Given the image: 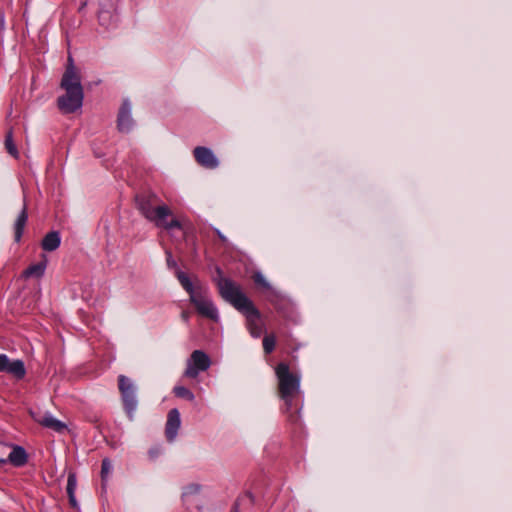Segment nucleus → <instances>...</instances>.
Wrapping results in <instances>:
<instances>
[{"instance_id": "1", "label": "nucleus", "mask_w": 512, "mask_h": 512, "mask_svg": "<svg viewBox=\"0 0 512 512\" xmlns=\"http://www.w3.org/2000/svg\"><path fill=\"white\" fill-rule=\"evenodd\" d=\"M218 288L221 296L245 315L251 336L254 338L260 337L263 332V324L260 319V312L253 302L241 291V288L235 282L228 278L220 279Z\"/></svg>"}, {"instance_id": "2", "label": "nucleus", "mask_w": 512, "mask_h": 512, "mask_svg": "<svg viewBox=\"0 0 512 512\" xmlns=\"http://www.w3.org/2000/svg\"><path fill=\"white\" fill-rule=\"evenodd\" d=\"M278 380V394L284 401L285 412L289 421L295 423L299 420L300 406L298 397L300 394V376L292 373L286 363H279L275 368Z\"/></svg>"}, {"instance_id": "3", "label": "nucleus", "mask_w": 512, "mask_h": 512, "mask_svg": "<svg viewBox=\"0 0 512 512\" xmlns=\"http://www.w3.org/2000/svg\"><path fill=\"white\" fill-rule=\"evenodd\" d=\"M60 86L65 90V94L58 98L59 109L63 113H73L80 109L84 98L80 75L69 71L67 75L62 76Z\"/></svg>"}, {"instance_id": "4", "label": "nucleus", "mask_w": 512, "mask_h": 512, "mask_svg": "<svg viewBox=\"0 0 512 512\" xmlns=\"http://www.w3.org/2000/svg\"><path fill=\"white\" fill-rule=\"evenodd\" d=\"M158 198L155 194H141L136 196V206L141 214L149 221L156 222L171 215V210L165 205H157Z\"/></svg>"}, {"instance_id": "5", "label": "nucleus", "mask_w": 512, "mask_h": 512, "mask_svg": "<svg viewBox=\"0 0 512 512\" xmlns=\"http://www.w3.org/2000/svg\"><path fill=\"white\" fill-rule=\"evenodd\" d=\"M118 388L121 394L123 407L130 420H133L134 413L137 409L138 401L136 397V386L133 381L124 376L118 377Z\"/></svg>"}, {"instance_id": "6", "label": "nucleus", "mask_w": 512, "mask_h": 512, "mask_svg": "<svg viewBox=\"0 0 512 512\" xmlns=\"http://www.w3.org/2000/svg\"><path fill=\"white\" fill-rule=\"evenodd\" d=\"M189 297L191 303L195 306L200 315L214 321L218 319L217 309L212 303L205 288H198V290Z\"/></svg>"}, {"instance_id": "7", "label": "nucleus", "mask_w": 512, "mask_h": 512, "mask_svg": "<svg viewBox=\"0 0 512 512\" xmlns=\"http://www.w3.org/2000/svg\"><path fill=\"white\" fill-rule=\"evenodd\" d=\"M211 360L209 356L202 350H194L186 363L184 376L188 378H196L200 372L209 369Z\"/></svg>"}, {"instance_id": "8", "label": "nucleus", "mask_w": 512, "mask_h": 512, "mask_svg": "<svg viewBox=\"0 0 512 512\" xmlns=\"http://www.w3.org/2000/svg\"><path fill=\"white\" fill-rule=\"evenodd\" d=\"M193 156L196 162L206 169H216L219 161L213 151L204 146H197L193 150Z\"/></svg>"}, {"instance_id": "9", "label": "nucleus", "mask_w": 512, "mask_h": 512, "mask_svg": "<svg viewBox=\"0 0 512 512\" xmlns=\"http://www.w3.org/2000/svg\"><path fill=\"white\" fill-rule=\"evenodd\" d=\"M0 372L11 374L17 379L24 378L26 374L22 360L11 361L6 354H0Z\"/></svg>"}, {"instance_id": "10", "label": "nucleus", "mask_w": 512, "mask_h": 512, "mask_svg": "<svg viewBox=\"0 0 512 512\" xmlns=\"http://www.w3.org/2000/svg\"><path fill=\"white\" fill-rule=\"evenodd\" d=\"M134 125V120L131 116V104L128 100L123 101L117 120V126L121 132H129Z\"/></svg>"}, {"instance_id": "11", "label": "nucleus", "mask_w": 512, "mask_h": 512, "mask_svg": "<svg viewBox=\"0 0 512 512\" xmlns=\"http://www.w3.org/2000/svg\"><path fill=\"white\" fill-rule=\"evenodd\" d=\"M180 413L177 409H172L168 413L165 433L168 441H174L180 428Z\"/></svg>"}, {"instance_id": "12", "label": "nucleus", "mask_w": 512, "mask_h": 512, "mask_svg": "<svg viewBox=\"0 0 512 512\" xmlns=\"http://www.w3.org/2000/svg\"><path fill=\"white\" fill-rule=\"evenodd\" d=\"M36 421L43 427H46L58 433H63L64 431L67 430V426L65 423L56 419L49 413L44 414L40 418L36 419Z\"/></svg>"}, {"instance_id": "13", "label": "nucleus", "mask_w": 512, "mask_h": 512, "mask_svg": "<svg viewBox=\"0 0 512 512\" xmlns=\"http://www.w3.org/2000/svg\"><path fill=\"white\" fill-rule=\"evenodd\" d=\"M27 460V453L21 446H14L8 456V461L16 467L24 466L27 463Z\"/></svg>"}, {"instance_id": "14", "label": "nucleus", "mask_w": 512, "mask_h": 512, "mask_svg": "<svg viewBox=\"0 0 512 512\" xmlns=\"http://www.w3.org/2000/svg\"><path fill=\"white\" fill-rule=\"evenodd\" d=\"M61 243L60 235L57 231H51L45 235L42 240L41 247L44 251H54L56 250Z\"/></svg>"}, {"instance_id": "15", "label": "nucleus", "mask_w": 512, "mask_h": 512, "mask_svg": "<svg viewBox=\"0 0 512 512\" xmlns=\"http://www.w3.org/2000/svg\"><path fill=\"white\" fill-rule=\"evenodd\" d=\"M27 219H28L27 207H26V205H24L14 223V234H15L16 242H19L23 235V231L26 226Z\"/></svg>"}, {"instance_id": "16", "label": "nucleus", "mask_w": 512, "mask_h": 512, "mask_svg": "<svg viewBox=\"0 0 512 512\" xmlns=\"http://www.w3.org/2000/svg\"><path fill=\"white\" fill-rule=\"evenodd\" d=\"M254 504V497L250 492L239 496L235 501L231 512H241V510L250 509Z\"/></svg>"}, {"instance_id": "17", "label": "nucleus", "mask_w": 512, "mask_h": 512, "mask_svg": "<svg viewBox=\"0 0 512 512\" xmlns=\"http://www.w3.org/2000/svg\"><path fill=\"white\" fill-rule=\"evenodd\" d=\"M46 266H47V260L46 258L44 257V260L39 262V263H36V264H33L31 266H29L24 272H23V275L24 277L26 278H29V277H35V278H40L44 275L45 273V270H46Z\"/></svg>"}, {"instance_id": "18", "label": "nucleus", "mask_w": 512, "mask_h": 512, "mask_svg": "<svg viewBox=\"0 0 512 512\" xmlns=\"http://www.w3.org/2000/svg\"><path fill=\"white\" fill-rule=\"evenodd\" d=\"M176 276H177L179 282L181 283L182 287L188 292L189 296H191L193 293H195L198 290V288L202 287V286H194L192 284V282L190 281V279L188 278V276L180 270L176 271Z\"/></svg>"}, {"instance_id": "19", "label": "nucleus", "mask_w": 512, "mask_h": 512, "mask_svg": "<svg viewBox=\"0 0 512 512\" xmlns=\"http://www.w3.org/2000/svg\"><path fill=\"white\" fill-rule=\"evenodd\" d=\"M5 148L7 150V152L13 156L14 158H18L19 157V152L17 150V147L14 143V140H13V132L12 130H8L7 133H6V137H5Z\"/></svg>"}, {"instance_id": "20", "label": "nucleus", "mask_w": 512, "mask_h": 512, "mask_svg": "<svg viewBox=\"0 0 512 512\" xmlns=\"http://www.w3.org/2000/svg\"><path fill=\"white\" fill-rule=\"evenodd\" d=\"M173 392L179 398H184L190 402L194 401V394L184 386H175Z\"/></svg>"}, {"instance_id": "21", "label": "nucleus", "mask_w": 512, "mask_h": 512, "mask_svg": "<svg viewBox=\"0 0 512 512\" xmlns=\"http://www.w3.org/2000/svg\"><path fill=\"white\" fill-rule=\"evenodd\" d=\"M155 224L158 226V227H163L167 230H171L173 228H178V229H181V223L176 220V219H172L171 221H166L165 218L162 219V220H156Z\"/></svg>"}, {"instance_id": "22", "label": "nucleus", "mask_w": 512, "mask_h": 512, "mask_svg": "<svg viewBox=\"0 0 512 512\" xmlns=\"http://www.w3.org/2000/svg\"><path fill=\"white\" fill-rule=\"evenodd\" d=\"M275 344H276L275 336L274 335H266L263 338V349H264L265 353L266 354L271 353L275 348Z\"/></svg>"}, {"instance_id": "23", "label": "nucleus", "mask_w": 512, "mask_h": 512, "mask_svg": "<svg viewBox=\"0 0 512 512\" xmlns=\"http://www.w3.org/2000/svg\"><path fill=\"white\" fill-rule=\"evenodd\" d=\"M112 471V464L109 459L105 458L102 460L101 465V478L103 483L107 481L110 473Z\"/></svg>"}, {"instance_id": "24", "label": "nucleus", "mask_w": 512, "mask_h": 512, "mask_svg": "<svg viewBox=\"0 0 512 512\" xmlns=\"http://www.w3.org/2000/svg\"><path fill=\"white\" fill-rule=\"evenodd\" d=\"M76 487H77L76 475L74 473H70L68 475V479H67V487H66L67 494H75Z\"/></svg>"}, {"instance_id": "25", "label": "nucleus", "mask_w": 512, "mask_h": 512, "mask_svg": "<svg viewBox=\"0 0 512 512\" xmlns=\"http://www.w3.org/2000/svg\"><path fill=\"white\" fill-rule=\"evenodd\" d=\"M201 490V486L199 484H190L187 487H185V490L183 492V496L187 497L190 495L198 494Z\"/></svg>"}, {"instance_id": "26", "label": "nucleus", "mask_w": 512, "mask_h": 512, "mask_svg": "<svg viewBox=\"0 0 512 512\" xmlns=\"http://www.w3.org/2000/svg\"><path fill=\"white\" fill-rule=\"evenodd\" d=\"M254 281L256 284H258L259 286L265 288V289H269L270 288V285L269 283L267 282V280L265 279V277L261 274V273H256L254 275Z\"/></svg>"}, {"instance_id": "27", "label": "nucleus", "mask_w": 512, "mask_h": 512, "mask_svg": "<svg viewBox=\"0 0 512 512\" xmlns=\"http://www.w3.org/2000/svg\"><path fill=\"white\" fill-rule=\"evenodd\" d=\"M69 71H72V73L75 74V75H80L78 70L76 69V67L74 65V61H73V58L71 56L68 57L66 70H65L63 75H67L69 73Z\"/></svg>"}, {"instance_id": "28", "label": "nucleus", "mask_w": 512, "mask_h": 512, "mask_svg": "<svg viewBox=\"0 0 512 512\" xmlns=\"http://www.w3.org/2000/svg\"><path fill=\"white\" fill-rule=\"evenodd\" d=\"M98 17H99L100 23L101 24H105L110 19L111 16H110L108 11L102 10V11L99 12V16Z\"/></svg>"}, {"instance_id": "29", "label": "nucleus", "mask_w": 512, "mask_h": 512, "mask_svg": "<svg viewBox=\"0 0 512 512\" xmlns=\"http://www.w3.org/2000/svg\"><path fill=\"white\" fill-rule=\"evenodd\" d=\"M166 255H167V265H168V267L169 268H176L177 267V263L173 259L171 253L170 252H166Z\"/></svg>"}, {"instance_id": "30", "label": "nucleus", "mask_w": 512, "mask_h": 512, "mask_svg": "<svg viewBox=\"0 0 512 512\" xmlns=\"http://www.w3.org/2000/svg\"><path fill=\"white\" fill-rule=\"evenodd\" d=\"M69 503L74 509H78V503L75 497V494H68Z\"/></svg>"}, {"instance_id": "31", "label": "nucleus", "mask_w": 512, "mask_h": 512, "mask_svg": "<svg viewBox=\"0 0 512 512\" xmlns=\"http://www.w3.org/2000/svg\"><path fill=\"white\" fill-rule=\"evenodd\" d=\"M215 232H216L217 236L219 237V239L222 242H226L227 241V238L218 229H216Z\"/></svg>"}, {"instance_id": "32", "label": "nucleus", "mask_w": 512, "mask_h": 512, "mask_svg": "<svg viewBox=\"0 0 512 512\" xmlns=\"http://www.w3.org/2000/svg\"><path fill=\"white\" fill-rule=\"evenodd\" d=\"M182 319H183L184 321H188V319H189V313H188V312H183V313H182Z\"/></svg>"}, {"instance_id": "33", "label": "nucleus", "mask_w": 512, "mask_h": 512, "mask_svg": "<svg viewBox=\"0 0 512 512\" xmlns=\"http://www.w3.org/2000/svg\"><path fill=\"white\" fill-rule=\"evenodd\" d=\"M6 462H7V460H6V459L0 458V464H4V463H6Z\"/></svg>"}]
</instances>
